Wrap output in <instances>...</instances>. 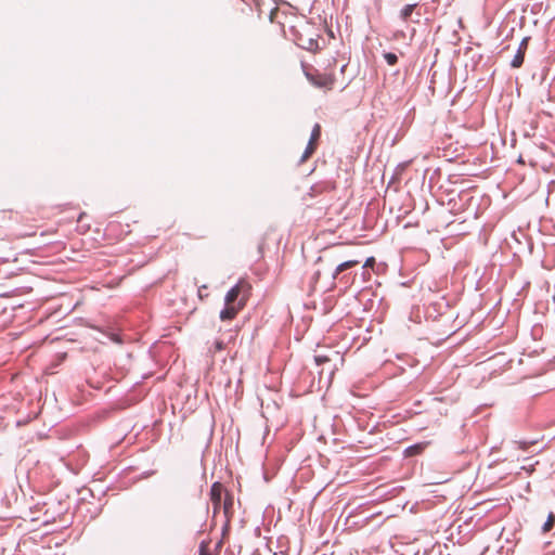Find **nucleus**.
Segmentation results:
<instances>
[{"label":"nucleus","instance_id":"f257e3e1","mask_svg":"<svg viewBox=\"0 0 555 555\" xmlns=\"http://www.w3.org/2000/svg\"><path fill=\"white\" fill-rule=\"evenodd\" d=\"M305 76L308 81L317 88L332 90L335 76L333 74H321L317 69L305 70Z\"/></svg>","mask_w":555,"mask_h":555},{"label":"nucleus","instance_id":"f03ea898","mask_svg":"<svg viewBox=\"0 0 555 555\" xmlns=\"http://www.w3.org/2000/svg\"><path fill=\"white\" fill-rule=\"evenodd\" d=\"M250 294V285L245 281H240L233 287H231L225 297L224 305H236L242 296H246V300L248 299Z\"/></svg>","mask_w":555,"mask_h":555},{"label":"nucleus","instance_id":"7ed1b4c3","mask_svg":"<svg viewBox=\"0 0 555 555\" xmlns=\"http://www.w3.org/2000/svg\"><path fill=\"white\" fill-rule=\"evenodd\" d=\"M359 263L360 262L358 260H348L339 263L332 274L333 280H338L346 286L349 285L352 280L349 270L358 266Z\"/></svg>","mask_w":555,"mask_h":555},{"label":"nucleus","instance_id":"20e7f679","mask_svg":"<svg viewBox=\"0 0 555 555\" xmlns=\"http://www.w3.org/2000/svg\"><path fill=\"white\" fill-rule=\"evenodd\" d=\"M246 305V296H242L236 305H225L224 308L220 311V319L222 321L233 320L237 312L244 308Z\"/></svg>","mask_w":555,"mask_h":555},{"label":"nucleus","instance_id":"39448f33","mask_svg":"<svg viewBox=\"0 0 555 555\" xmlns=\"http://www.w3.org/2000/svg\"><path fill=\"white\" fill-rule=\"evenodd\" d=\"M529 37H525L520 43H519V47H518V50L516 52V54L514 55L512 62H511V66L514 67V68H518L522 65L524 63V60H525V53L527 51V48H528V42H529Z\"/></svg>","mask_w":555,"mask_h":555},{"label":"nucleus","instance_id":"423d86ee","mask_svg":"<svg viewBox=\"0 0 555 555\" xmlns=\"http://www.w3.org/2000/svg\"><path fill=\"white\" fill-rule=\"evenodd\" d=\"M223 487L220 482H214L210 488V500L214 505L215 513L221 507Z\"/></svg>","mask_w":555,"mask_h":555},{"label":"nucleus","instance_id":"0eeeda50","mask_svg":"<svg viewBox=\"0 0 555 555\" xmlns=\"http://www.w3.org/2000/svg\"><path fill=\"white\" fill-rule=\"evenodd\" d=\"M428 444H429V442H420V443L410 446L405 449V455L414 456V455L421 454L428 447Z\"/></svg>","mask_w":555,"mask_h":555},{"label":"nucleus","instance_id":"6e6552de","mask_svg":"<svg viewBox=\"0 0 555 555\" xmlns=\"http://www.w3.org/2000/svg\"><path fill=\"white\" fill-rule=\"evenodd\" d=\"M416 7H417V3L404 5L400 11V14H399L400 18L403 22H406L411 17V15Z\"/></svg>","mask_w":555,"mask_h":555},{"label":"nucleus","instance_id":"1a4fd4ad","mask_svg":"<svg viewBox=\"0 0 555 555\" xmlns=\"http://www.w3.org/2000/svg\"><path fill=\"white\" fill-rule=\"evenodd\" d=\"M315 149H317V143L309 141L304 154L300 157L299 164H304L314 153Z\"/></svg>","mask_w":555,"mask_h":555},{"label":"nucleus","instance_id":"9d476101","mask_svg":"<svg viewBox=\"0 0 555 555\" xmlns=\"http://www.w3.org/2000/svg\"><path fill=\"white\" fill-rule=\"evenodd\" d=\"M554 524H555V515H554V513H550L546 521L544 522V525L542 527V531L544 533L551 531L554 527Z\"/></svg>","mask_w":555,"mask_h":555},{"label":"nucleus","instance_id":"9b49d317","mask_svg":"<svg viewBox=\"0 0 555 555\" xmlns=\"http://www.w3.org/2000/svg\"><path fill=\"white\" fill-rule=\"evenodd\" d=\"M321 137V126L319 124H315L312 128V131H311V135H310V140L309 141H312V142H318V140L320 139Z\"/></svg>","mask_w":555,"mask_h":555},{"label":"nucleus","instance_id":"f8f14e48","mask_svg":"<svg viewBox=\"0 0 555 555\" xmlns=\"http://www.w3.org/2000/svg\"><path fill=\"white\" fill-rule=\"evenodd\" d=\"M384 59L387 62L388 65L393 66L398 62V56L392 52H386L384 53Z\"/></svg>","mask_w":555,"mask_h":555},{"label":"nucleus","instance_id":"ddd939ff","mask_svg":"<svg viewBox=\"0 0 555 555\" xmlns=\"http://www.w3.org/2000/svg\"><path fill=\"white\" fill-rule=\"evenodd\" d=\"M225 347L224 343L222 340H215L212 344V347L209 348V351L215 354L218 351L223 350Z\"/></svg>","mask_w":555,"mask_h":555},{"label":"nucleus","instance_id":"4468645a","mask_svg":"<svg viewBox=\"0 0 555 555\" xmlns=\"http://www.w3.org/2000/svg\"><path fill=\"white\" fill-rule=\"evenodd\" d=\"M232 507V498H227L223 502L224 513L228 514L229 509Z\"/></svg>","mask_w":555,"mask_h":555},{"label":"nucleus","instance_id":"2eb2a0df","mask_svg":"<svg viewBox=\"0 0 555 555\" xmlns=\"http://www.w3.org/2000/svg\"><path fill=\"white\" fill-rule=\"evenodd\" d=\"M324 361H327V358H325V357H321V356H317V357H315V362H317L318 364H321V363H322V362H324Z\"/></svg>","mask_w":555,"mask_h":555},{"label":"nucleus","instance_id":"dca6fc26","mask_svg":"<svg viewBox=\"0 0 555 555\" xmlns=\"http://www.w3.org/2000/svg\"><path fill=\"white\" fill-rule=\"evenodd\" d=\"M374 262H375V260H374L373 257L367 258L365 263H364V267H371Z\"/></svg>","mask_w":555,"mask_h":555},{"label":"nucleus","instance_id":"f3484780","mask_svg":"<svg viewBox=\"0 0 555 555\" xmlns=\"http://www.w3.org/2000/svg\"><path fill=\"white\" fill-rule=\"evenodd\" d=\"M320 278V271H317L313 275V280L317 282Z\"/></svg>","mask_w":555,"mask_h":555},{"label":"nucleus","instance_id":"a211bd4d","mask_svg":"<svg viewBox=\"0 0 555 555\" xmlns=\"http://www.w3.org/2000/svg\"><path fill=\"white\" fill-rule=\"evenodd\" d=\"M346 67H347V64H344V65L341 66V68H340V72H341V73H344V72H345V69H346Z\"/></svg>","mask_w":555,"mask_h":555},{"label":"nucleus","instance_id":"6ab92c4d","mask_svg":"<svg viewBox=\"0 0 555 555\" xmlns=\"http://www.w3.org/2000/svg\"><path fill=\"white\" fill-rule=\"evenodd\" d=\"M274 555H278V554H274Z\"/></svg>","mask_w":555,"mask_h":555}]
</instances>
